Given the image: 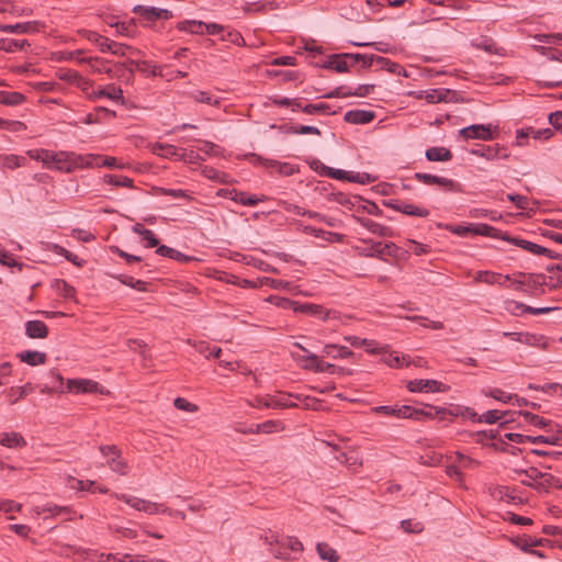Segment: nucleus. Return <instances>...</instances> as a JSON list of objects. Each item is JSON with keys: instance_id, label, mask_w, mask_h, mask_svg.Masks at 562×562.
I'll use <instances>...</instances> for the list:
<instances>
[{"instance_id": "1", "label": "nucleus", "mask_w": 562, "mask_h": 562, "mask_svg": "<svg viewBox=\"0 0 562 562\" xmlns=\"http://www.w3.org/2000/svg\"><path fill=\"white\" fill-rule=\"evenodd\" d=\"M31 158L41 160L44 165L54 164L55 168L64 172H72L78 168H92L98 156L93 154L80 155L74 151H52L41 149L29 151Z\"/></svg>"}, {"instance_id": "2", "label": "nucleus", "mask_w": 562, "mask_h": 562, "mask_svg": "<svg viewBox=\"0 0 562 562\" xmlns=\"http://www.w3.org/2000/svg\"><path fill=\"white\" fill-rule=\"evenodd\" d=\"M550 65L546 66L544 87L557 88L562 87V52L554 50L550 54Z\"/></svg>"}, {"instance_id": "3", "label": "nucleus", "mask_w": 562, "mask_h": 562, "mask_svg": "<svg viewBox=\"0 0 562 562\" xmlns=\"http://www.w3.org/2000/svg\"><path fill=\"white\" fill-rule=\"evenodd\" d=\"M100 452L106 458V464L109 468L119 473L120 475H126L128 473V464L122 457V451L115 445H104L99 447Z\"/></svg>"}, {"instance_id": "4", "label": "nucleus", "mask_w": 562, "mask_h": 562, "mask_svg": "<svg viewBox=\"0 0 562 562\" xmlns=\"http://www.w3.org/2000/svg\"><path fill=\"white\" fill-rule=\"evenodd\" d=\"M414 178L418 182H422L427 186L438 184L440 187H443L448 191H452V192H461L462 191L460 183H458L457 181H454L452 179H448L445 177H439V176H435V175L426 173V172H416L414 175Z\"/></svg>"}, {"instance_id": "5", "label": "nucleus", "mask_w": 562, "mask_h": 562, "mask_svg": "<svg viewBox=\"0 0 562 562\" xmlns=\"http://www.w3.org/2000/svg\"><path fill=\"white\" fill-rule=\"evenodd\" d=\"M299 398V395L280 393L278 395H266L262 397H256L258 405H262L268 408H289L296 407L297 404L292 402L290 398Z\"/></svg>"}, {"instance_id": "6", "label": "nucleus", "mask_w": 562, "mask_h": 562, "mask_svg": "<svg viewBox=\"0 0 562 562\" xmlns=\"http://www.w3.org/2000/svg\"><path fill=\"white\" fill-rule=\"evenodd\" d=\"M113 496L120 501H123L124 503L135 508L136 510L145 512L150 515L159 513L160 508L162 507V505H159L157 503H151L149 501L142 499L138 497H131L125 494L114 493Z\"/></svg>"}, {"instance_id": "7", "label": "nucleus", "mask_w": 562, "mask_h": 562, "mask_svg": "<svg viewBox=\"0 0 562 562\" xmlns=\"http://www.w3.org/2000/svg\"><path fill=\"white\" fill-rule=\"evenodd\" d=\"M407 389L411 392L417 393V392H448L450 390V386L447 384H443L437 380H424V379H416L412 380L407 383Z\"/></svg>"}, {"instance_id": "8", "label": "nucleus", "mask_w": 562, "mask_h": 562, "mask_svg": "<svg viewBox=\"0 0 562 562\" xmlns=\"http://www.w3.org/2000/svg\"><path fill=\"white\" fill-rule=\"evenodd\" d=\"M470 154L479 157H483L487 160H493L496 158L507 159L509 157V153L506 148L501 146L499 144L495 145H477L475 148L470 150Z\"/></svg>"}, {"instance_id": "9", "label": "nucleus", "mask_w": 562, "mask_h": 562, "mask_svg": "<svg viewBox=\"0 0 562 562\" xmlns=\"http://www.w3.org/2000/svg\"><path fill=\"white\" fill-rule=\"evenodd\" d=\"M516 276L525 278L526 293L530 295H541L544 293L542 288L547 280L544 274L518 272Z\"/></svg>"}, {"instance_id": "10", "label": "nucleus", "mask_w": 562, "mask_h": 562, "mask_svg": "<svg viewBox=\"0 0 562 562\" xmlns=\"http://www.w3.org/2000/svg\"><path fill=\"white\" fill-rule=\"evenodd\" d=\"M459 133L465 139L491 140L494 138L490 125L474 124L461 128Z\"/></svg>"}, {"instance_id": "11", "label": "nucleus", "mask_w": 562, "mask_h": 562, "mask_svg": "<svg viewBox=\"0 0 562 562\" xmlns=\"http://www.w3.org/2000/svg\"><path fill=\"white\" fill-rule=\"evenodd\" d=\"M294 346L301 349L305 355L292 352V358L300 364L302 369L312 370L316 372L321 360L319 357L308 352V350L305 347H303L300 342H295Z\"/></svg>"}, {"instance_id": "12", "label": "nucleus", "mask_w": 562, "mask_h": 562, "mask_svg": "<svg viewBox=\"0 0 562 562\" xmlns=\"http://www.w3.org/2000/svg\"><path fill=\"white\" fill-rule=\"evenodd\" d=\"M67 389L70 392L77 393V394H83V393H103L99 390V383L93 380L88 379H69L67 381Z\"/></svg>"}, {"instance_id": "13", "label": "nucleus", "mask_w": 562, "mask_h": 562, "mask_svg": "<svg viewBox=\"0 0 562 562\" xmlns=\"http://www.w3.org/2000/svg\"><path fill=\"white\" fill-rule=\"evenodd\" d=\"M153 153L168 159L184 160L186 150L170 144L156 143L151 148Z\"/></svg>"}, {"instance_id": "14", "label": "nucleus", "mask_w": 562, "mask_h": 562, "mask_svg": "<svg viewBox=\"0 0 562 562\" xmlns=\"http://www.w3.org/2000/svg\"><path fill=\"white\" fill-rule=\"evenodd\" d=\"M558 483H559V479H557L555 476H553L550 473H544V472H543V476L540 477L537 482H527L525 480H521L522 485L531 487L540 493L541 492L549 493V491L552 486L559 487Z\"/></svg>"}, {"instance_id": "15", "label": "nucleus", "mask_w": 562, "mask_h": 562, "mask_svg": "<svg viewBox=\"0 0 562 562\" xmlns=\"http://www.w3.org/2000/svg\"><path fill=\"white\" fill-rule=\"evenodd\" d=\"M295 313L310 314L314 316H318L322 319L326 321L330 317V311H325V308L319 304L314 303H295L293 307Z\"/></svg>"}, {"instance_id": "16", "label": "nucleus", "mask_w": 562, "mask_h": 562, "mask_svg": "<svg viewBox=\"0 0 562 562\" xmlns=\"http://www.w3.org/2000/svg\"><path fill=\"white\" fill-rule=\"evenodd\" d=\"M50 379L49 383L44 384L40 387V392L43 394L63 393L64 392V378L57 370H50L47 373Z\"/></svg>"}, {"instance_id": "17", "label": "nucleus", "mask_w": 562, "mask_h": 562, "mask_svg": "<svg viewBox=\"0 0 562 562\" xmlns=\"http://www.w3.org/2000/svg\"><path fill=\"white\" fill-rule=\"evenodd\" d=\"M502 239L537 256H540V252H546V247L519 237H512L507 233H505V236H502Z\"/></svg>"}, {"instance_id": "18", "label": "nucleus", "mask_w": 562, "mask_h": 562, "mask_svg": "<svg viewBox=\"0 0 562 562\" xmlns=\"http://www.w3.org/2000/svg\"><path fill=\"white\" fill-rule=\"evenodd\" d=\"M355 218L361 226L367 228L372 234H375L381 237H392L394 235L391 227L381 225L370 218H367V217H355Z\"/></svg>"}, {"instance_id": "19", "label": "nucleus", "mask_w": 562, "mask_h": 562, "mask_svg": "<svg viewBox=\"0 0 562 562\" xmlns=\"http://www.w3.org/2000/svg\"><path fill=\"white\" fill-rule=\"evenodd\" d=\"M375 117V113L369 110H350L345 113L344 120L350 124H368Z\"/></svg>"}, {"instance_id": "20", "label": "nucleus", "mask_w": 562, "mask_h": 562, "mask_svg": "<svg viewBox=\"0 0 562 562\" xmlns=\"http://www.w3.org/2000/svg\"><path fill=\"white\" fill-rule=\"evenodd\" d=\"M25 438L18 431L0 432V445L7 448H24L26 446Z\"/></svg>"}, {"instance_id": "21", "label": "nucleus", "mask_w": 562, "mask_h": 562, "mask_svg": "<svg viewBox=\"0 0 562 562\" xmlns=\"http://www.w3.org/2000/svg\"><path fill=\"white\" fill-rule=\"evenodd\" d=\"M25 334L32 339H43L48 336V327L42 321H29L25 323Z\"/></svg>"}, {"instance_id": "22", "label": "nucleus", "mask_w": 562, "mask_h": 562, "mask_svg": "<svg viewBox=\"0 0 562 562\" xmlns=\"http://www.w3.org/2000/svg\"><path fill=\"white\" fill-rule=\"evenodd\" d=\"M425 157L429 161H450L453 157L451 150L446 147H429L425 151Z\"/></svg>"}, {"instance_id": "23", "label": "nucleus", "mask_w": 562, "mask_h": 562, "mask_svg": "<svg viewBox=\"0 0 562 562\" xmlns=\"http://www.w3.org/2000/svg\"><path fill=\"white\" fill-rule=\"evenodd\" d=\"M18 358L22 361L27 363L29 366H38L44 364L47 360V356L44 352H40L36 350H26L18 353Z\"/></svg>"}, {"instance_id": "24", "label": "nucleus", "mask_w": 562, "mask_h": 562, "mask_svg": "<svg viewBox=\"0 0 562 562\" xmlns=\"http://www.w3.org/2000/svg\"><path fill=\"white\" fill-rule=\"evenodd\" d=\"M93 95L95 98H108L110 100L121 101L124 103L123 90L113 83L93 92Z\"/></svg>"}, {"instance_id": "25", "label": "nucleus", "mask_w": 562, "mask_h": 562, "mask_svg": "<svg viewBox=\"0 0 562 562\" xmlns=\"http://www.w3.org/2000/svg\"><path fill=\"white\" fill-rule=\"evenodd\" d=\"M34 391V386L31 383H26L22 386L10 387L5 394L10 405L15 404L19 400L25 397L27 394Z\"/></svg>"}, {"instance_id": "26", "label": "nucleus", "mask_w": 562, "mask_h": 562, "mask_svg": "<svg viewBox=\"0 0 562 562\" xmlns=\"http://www.w3.org/2000/svg\"><path fill=\"white\" fill-rule=\"evenodd\" d=\"M257 159L265 165L267 168L277 170L280 175L291 176L294 173V168L292 165L288 162H280L278 160L272 159H263L261 157H257Z\"/></svg>"}, {"instance_id": "27", "label": "nucleus", "mask_w": 562, "mask_h": 562, "mask_svg": "<svg viewBox=\"0 0 562 562\" xmlns=\"http://www.w3.org/2000/svg\"><path fill=\"white\" fill-rule=\"evenodd\" d=\"M375 64L380 68L386 69L391 74L407 77L405 68L403 66H401L400 64L392 61L389 58L379 56L375 58Z\"/></svg>"}, {"instance_id": "28", "label": "nucleus", "mask_w": 562, "mask_h": 562, "mask_svg": "<svg viewBox=\"0 0 562 562\" xmlns=\"http://www.w3.org/2000/svg\"><path fill=\"white\" fill-rule=\"evenodd\" d=\"M323 357H331L334 359L337 358H348L353 356V351L350 350L348 347H338L336 345H326L323 348Z\"/></svg>"}, {"instance_id": "29", "label": "nucleus", "mask_w": 562, "mask_h": 562, "mask_svg": "<svg viewBox=\"0 0 562 562\" xmlns=\"http://www.w3.org/2000/svg\"><path fill=\"white\" fill-rule=\"evenodd\" d=\"M132 11H133V13L138 14L139 16H142L143 19H145L148 22H154V21L160 19V14H158L160 11V8L145 7V5L137 4L133 8Z\"/></svg>"}, {"instance_id": "30", "label": "nucleus", "mask_w": 562, "mask_h": 562, "mask_svg": "<svg viewBox=\"0 0 562 562\" xmlns=\"http://www.w3.org/2000/svg\"><path fill=\"white\" fill-rule=\"evenodd\" d=\"M103 181L114 187H123L128 189L134 188V180L126 176L108 173L103 176Z\"/></svg>"}, {"instance_id": "31", "label": "nucleus", "mask_w": 562, "mask_h": 562, "mask_svg": "<svg viewBox=\"0 0 562 562\" xmlns=\"http://www.w3.org/2000/svg\"><path fill=\"white\" fill-rule=\"evenodd\" d=\"M52 288L63 297L65 299H74L76 294V290L72 285H70L67 281L63 279H55L52 282Z\"/></svg>"}, {"instance_id": "32", "label": "nucleus", "mask_w": 562, "mask_h": 562, "mask_svg": "<svg viewBox=\"0 0 562 562\" xmlns=\"http://www.w3.org/2000/svg\"><path fill=\"white\" fill-rule=\"evenodd\" d=\"M25 101V95L16 91L0 90V103L4 105H19Z\"/></svg>"}, {"instance_id": "33", "label": "nucleus", "mask_w": 562, "mask_h": 562, "mask_svg": "<svg viewBox=\"0 0 562 562\" xmlns=\"http://www.w3.org/2000/svg\"><path fill=\"white\" fill-rule=\"evenodd\" d=\"M346 58L347 57H345L344 54L342 55H333L329 58V60H327L323 65V68L334 69L337 72H346L349 69Z\"/></svg>"}, {"instance_id": "34", "label": "nucleus", "mask_w": 562, "mask_h": 562, "mask_svg": "<svg viewBox=\"0 0 562 562\" xmlns=\"http://www.w3.org/2000/svg\"><path fill=\"white\" fill-rule=\"evenodd\" d=\"M316 550H317L319 558L324 561H328V562H338L339 561V555L336 552V550L333 549L326 542L317 543Z\"/></svg>"}, {"instance_id": "35", "label": "nucleus", "mask_w": 562, "mask_h": 562, "mask_svg": "<svg viewBox=\"0 0 562 562\" xmlns=\"http://www.w3.org/2000/svg\"><path fill=\"white\" fill-rule=\"evenodd\" d=\"M472 234L487 236L492 238H501L505 236L499 229L488 224H475L473 225Z\"/></svg>"}, {"instance_id": "36", "label": "nucleus", "mask_w": 562, "mask_h": 562, "mask_svg": "<svg viewBox=\"0 0 562 562\" xmlns=\"http://www.w3.org/2000/svg\"><path fill=\"white\" fill-rule=\"evenodd\" d=\"M177 29L191 34H204V23L202 21L186 20L177 24Z\"/></svg>"}, {"instance_id": "37", "label": "nucleus", "mask_w": 562, "mask_h": 562, "mask_svg": "<svg viewBox=\"0 0 562 562\" xmlns=\"http://www.w3.org/2000/svg\"><path fill=\"white\" fill-rule=\"evenodd\" d=\"M26 40H11V38H1L0 40V50L4 52H16L24 49L25 46H29Z\"/></svg>"}, {"instance_id": "38", "label": "nucleus", "mask_w": 562, "mask_h": 562, "mask_svg": "<svg viewBox=\"0 0 562 562\" xmlns=\"http://www.w3.org/2000/svg\"><path fill=\"white\" fill-rule=\"evenodd\" d=\"M302 111L310 115H313V114H331V115H334L337 113L336 111L330 112V105L325 102L305 104L302 108Z\"/></svg>"}, {"instance_id": "39", "label": "nucleus", "mask_w": 562, "mask_h": 562, "mask_svg": "<svg viewBox=\"0 0 562 562\" xmlns=\"http://www.w3.org/2000/svg\"><path fill=\"white\" fill-rule=\"evenodd\" d=\"M85 35L90 42L94 43L102 53L109 52L108 46L111 45L112 41H110L108 37L102 36L101 34L94 31H86Z\"/></svg>"}, {"instance_id": "40", "label": "nucleus", "mask_w": 562, "mask_h": 562, "mask_svg": "<svg viewBox=\"0 0 562 562\" xmlns=\"http://www.w3.org/2000/svg\"><path fill=\"white\" fill-rule=\"evenodd\" d=\"M345 340H347L351 346L353 347H367L368 348V352H371V353H379L380 350L378 348H375V341L374 340H369V339H366V338H360L358 336H347L345 337Z\"/></svg>"}, {"instance_id": "41", "label": "nucleus", "mask_w": 562, "mask_h": 562, "mask_svg": "<svg viewBox=\"0 0 562 562\" xmlns=\"http://www.w3.org/2000/svg\"><path fill=\"white\" fill-rule=\"evenodd\" d=\"M519 415H521L528 424L533 425L539 428H546L551 424V420L544 419L543 417L536 415L533 413H530L528 411H520Z\"/></svg>"}, {"instance_id": "42", "label": "nucleus", "mask_w": 562, "mask_h": 562, "mask_svg": "<svg viewBox=\"0 0 562 562\" xmlns=\"http://www.w3.org/2000/svg\"><path fill=\"white\" fill-rule=\"evenodd\" d=\"M423 412L408 405L396 406V417L422 420Z\"/></svg>"}, {"instance_id": "43", "label": "nucleus", "mask_w": 562, "mask_h": 562, "mask_svg": "<svg viewBox=\"0 0 562 562\" xmlns=\"http://www.w3.org/2000/svg\"><path fill=\"white\" fill-rule=\"evenodd\" d=\"M33 30L31 22L16 23V24H0V31L7 33L24 34Z\"/></svg>"}, {"instance_id": "44", "label": "nucleus", "mask_w": 562, "mask_h": 562, "mask_svg": "<svg viewBox=\"0 0 562 562\" xmlns=\"http://www.w3.org/2000/svg\"><path fill=\"white\" fill-rule=\"evenodd\" d=\"M520 342L528 346L541 347L542 349L547 348V341L543 336H538L530 333H524V335L520 336Z\"/></svg>"}, {"instance_id": "45", "label": "nucleus", "mask_w": 562, "mask_h": 562, "mask_svg": "<svg viewBox=\"0 0 562 562\" xmlns=\"http://www.w3.org/2000/svg\"><path fill=\"white\" fill-rule=\"evenodd\" d=\"M284 128V132L285 133H289V134H312V135H317V136H321L322 132L318 127L316 126H311V125H300V126H294V125H291L289 127H283Z\"/></svg>"}, {"instance_id": "46", "label": "nucleus", "mask_w": 562, "mask_h": 562, "mask_svg": "<svg viewBox=\"0 0 562 562\" xmlns=\"http://www.w3.org/2000/svg\"><path fill=\"white\" fill-rule=\"evenodd\" d=\"M450 93L448 89H431L425 91V100L429 103H438L446 101L447 95Z\"/></svg>"}, {"instance_id": "47", "label": "nucleus", "mask_w": 562, "mask_h": 562, "mask_svg": "<svg viewBox=\"0 0 562 562\" xmlns=\"http://www.w3.org/2000/svg\"><path fill=\"white\" fill-rule=\"evenodd\" d=\"M117 280L130 286V288H133L137 291H140V292H145L146 291V282L143 281V280H135L133 277L131 276H127V274H120L117 277Z\"/></svg>"}, {"instance_id": "48", "label": "nucleus", "mask_w": 562, "mask_h": 562, "mask_svg": "<svg viewBox=\"0 0 562 562\" xmlns=\"http://www.w3.org/2000/svg\"><path fill=\"white\" fill-rule=\"evenodd\" d=\"M401 213L411 215V216H419V217H427L429 215V211L427 209H423L419 206H416L411 203H404L402 204Z\"/></svg>"}, {"instance_id": "49", "label": "nucleus", "mask_w": 562, "mask_h": 562, "mask_svg": "<svg viewBox=\"0 0 562 562\" xmlns=\"http://www.w3.org/2000/svg\"><path fill=\"white\" fill-rule=\"evenodd\" d=\"M54 251L57 255L65 257L68 261H70L71 263H74L77 267H82L85 263V260L80 259L77 255L72 254L71 251L64 248L63 246L55 245Z\"/></svg>"}, {"instance_id": "50", "label": "nucleus", "mask_w": 562, "mask_h": 562, "mask_svg": "<svg viewBox=\"0 0 562 562\" xmlns=\"http://www.w3.org/2000/svg\"><path fill=\"white\" fill-rule=\"evenodd\" d=\"M122 65L128 69L131 77H134L135 70H138L140 72H147L150 68V65L145 60L137 61L134 59H128L126 63H123Z\"/></svg>"}, {"instance_id": "51", "label": "nucleus", "mask_w": 562, "mask_h": 562, "mask_svg": "<svg viewBox=\"0 0 562 562\" xmlns=\"http://www.w3.org/2000/svg\"><path fill=\"white\" fill-rule=\"evenodd\" d=\"M0 128L18 133L24 132L26 130V125L21 121H11L0 117Z\"/></svg>"}, {"instance_id": "52", "label": "nucleus", "mask_w": 562, "mask_h": 562, "mask_svg": "<svg viewBox=\"0 0 562 562\" xmlns=\"http://www.w3.org/2000/svg\"><path fill=\"white\" fill-rule=\"evenodd\" d=\"M267 301L280 308H283V310H293V307L295 306V303H296V301H292L290 299L282 297L279 295H270L267 299Z\"/></svg>"}, {"instance_id": "53", "label": "nucleus", "mask_w": 562, "mask_h": 562, "mask_svg": "<svg viewBox=\"0 0 562 562\" xmlns=\"http://www.w3.org/2000/svg\"><path fill=\"white\" fill-rule=\"evenodd\" d=\"M333 199L338 204L347 206L349 209L355 206L356 201H358V202L361 201L359 196L353 195L352 198H350L342 192L333 193Z\"/></svg>"}, {"instance_id": "54", "label": "nucleus", "mask_w": 562, "mask_h": 562, "mask_svg": "<svg viewBox=\"0 0 562 562\" xmlns=\"http://www.w3.org/2000/svg\"><path fill=\"white\" fill-rule=\"evenodd\" d=\"M507 412H499L497 409H491L486 413L480 415V422L479 423H486V424H494L502 419Z\"/></svg>"}, {"instance_id": "55", "label": "nucleus", "mask_w": 562, "mask_h": 562, "mask_svg": "<svg viewBox=\"0 0 562 562\" xmlns=\"http://www.w3.org/2000/svg\"><path fill=\"white\" fill-rule=\"evenodd\" d=\"M94 156H98V159H95L93 162V167H108V168H123V165H119L116 158L114 157H106L98 154H93Z\"/></svg>"}, {"instance_id": "56", "label": "nucleus", "mask_w": 562, "mask_h": 562, "mask_svg": "<svg viewBox=\"0 0 562 562\" xmlns=\"http://www.w3.org/2000/svg\"><path fill=\"white\" fill-rule=\"evenodd\" d=\"M501 278V274L490 272V271H479L476 276L474 277L475 282H484L487 284H494L498 282V279Z\"/></svg>"}, {"instance_id": "57", "label": "nucleus", "mask_w": 562, "mask_h": 562, "mask_svg": "<svg viewBox=\"0 0 562 562\" xmlns=\"http://www.w3.org/2000/svg\"><path fill=\"white\" fill-rule=\"evenodd\" d=\"M49 514L50 516L61 515L64 513H70V508L66 506H58L53 504H47L41 507L38 514Z\"/></svg>"}, {"instance_id": "58", "label": "nucleus", "mask_w": 562, "mask_h": 562, "mask_svg": "<svg viewBox=\"0 0 562 562\" xmlns=\"http://www.w3.org/2000/svg\"><path fill=\"white\" fill-rule=\"evenodd\" d=\"M59 79L76 83L77 80L82 81L85 85H89V80L82 78L77 71L74 70H59Z\"/></svg>"}, {"instance_id": "59", "label": "nucleus", "mask_w": 562, "mask_h": 562, "mask_svg": "<svg viewBox=\"0 0 562 562\" xmlns=\"http://www.w3.org/2000/svg\"><path fill=\"white\" fill-rule=\"evenodd\" d=\"M345 57H349L351 59H353L355 61H360L362 63V67L363 68H369L373 65V63H375V58L378 56L375 55H371V56H367V55H363V54H344Z\"/></svg>"}, {"instance_id": "60", "label": "nucleus", "mask_w": 562, "mask_h": 562, "mask_svg": "<svg viewBox=\"0 0 562 562\" xmlns=\"http://www.w3.org/2000/svg\"><path fill=\"white\" fill-rule=\"evenodd\" d=\"M435 414L440 415V419H446V417L448 415L451 417H458V416L463 417L464 413H463V407L458 405V406H454L451 408L440 407V409L435 411Z\"/></svg>"}, {"instance_id": "61", "label": "nucleus", "mask_w": 562, "mask_h": 562, "mask_svg": "<svg viewBox=\"0 0 562 562\" xmlns=\"http://www.w3.org/2000/svg\"><path fill=\"white\" fill-rule=\"evenodd\" d=\"M396 249V246L395 244L393 243H389V244H382V243H374L372 245V250L379 256H383V255H393V250Z\"/></svg>"}, {"instance_id": "62", "label": "nucleus", "mask_w": 562, "mask_h": 562, "mask_svg": "<svg viewBox=\"0 0 562 562\" xmlns=\"http://www.w3.org/2000/svg\"><path fill=\"white\" fill-rule=\"evenodd\" d=\"M515 472L525 475V481L527 482H537L540 477L543 476V472L539 471L537 468L533 467L527 470H515Z\"/></svg>"}, {"instance_id": "63", "label": "nucleus", "mask_w": 562, "mask_h": 562, "mask_svg": "<svg viewBox=\"0 0 562 562\" xmlns=\"http://www.w3.org/2000/svg\"><path fill=\"white\" fill-rule=\"evenodd\" d=\"M507 199L513 202L517 209L519 210H528L529 207V199L528 196L509 193L507 194Z\"/></svg>"}, {"instance_id": "64", "label": "nucleus", "mask_w": 562, "mask_h": 562, "mask_svg": "<svg viewBox=\"0 0 562 562\" xmlns=\"http://www.w3.org/2000/svg\"><path fill=\"white\" fill-rule=\"evenodd\" d=\"M221 40L236 45H241V43H244L241 34L234 30H225V32L221 36Z\"/></svg>"}]
</instances>
